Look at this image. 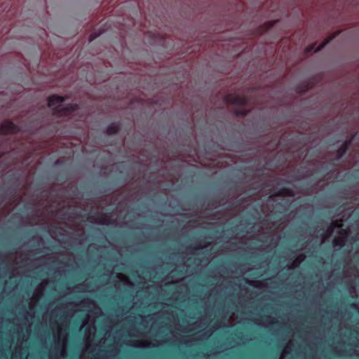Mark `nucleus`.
Returning <instances> with one entry per match:
<instances>
[{"label":"nucleus","mask_w":359,"mask_h":359,"mask_svg":"<svg viewBox=\"0 0 359 359\" xmlns=\"http://www.w3.org/2000/svg\"><path fill=\"white\" fill-rule=\"evenodd\" d=\"M20 129L19 126L15 124L11 121H5L2 122L0 125V134L1 135H7V134H17L20 132Z\"/></svg>","instance_id":"nucleus-2"},{"label":"nucleus","mask_w":359,"mask_h":359,"mask_svg":"<svg viewBox=\"0 0 359 359\" xmlns=\"http://www.w3.org/2000/svg\"><path fill=\"white\" fill-rule=\"evenodd\" d=\"M278 195H291V193L288 189L283 187L279 191Z\"/></svg>","instance_id":"nucleus-8"},{"label":"nucleus","mask_w":359,"mask_h":359,"mask_svg":"<svg viewBox=\"0 0 359 359\" xmlns=\"http://www.w3.org/2000/svg\"><path fill=\"white\" fill-rule=\"evenodd\" d=\"M205 246H203L201 243H196V244H195L194 245H191L189 246L187 248L188 249H191L193 251H196V250L202 249Z\"/></svg>","instance_id":"nucleus-7"},{"label":"nucleus","mask_w":359,"mask_h":359,"mask_svg":"<svg viewBox=\"0 0 359 359\" xmlns=\"http://www.w3.org/2000/svg\"><path fill=\"white\" fill-rule=\"evenodd\" d=\"M359 170H355L353 171L351 174H350L349 177L353 179H359Z\"/></svg>","instance_id":"nucleus-13"},{"label":"nucleus","mask_w":359,"mask_h":359,"mask_svg":"<svg viewBox=\"0 0 359 359\" xmlns=\"http://www.w3.org/2000/svg\"><path fill=\"white\" fill-rule=\"evenodd\" d=\"M355 137V135H353L350 139L348 140H346V141L344 142V143L342 144V145H346L347 146V149H348L349 147H351V144H352V142H353V140Z\"/></svg>","instance_id":"nucleus-10"},{"label":"nucleus","mask_w":359,"mask_h":359,"mask_svg":"<svg viewBox=\"0 0 359 359\" xmlns=\"http://www.w3.org/2000/svg\"><path fill=\"white\" fill-rule=\"evenodd\" d=\"M334 246H342L344 245V241L339 238H334L332 241Z\"/></svg>","instance_id":"nucleus-6"},{"label":"nucleus","mask_w":359,"mask_h":359,"mask_svg":"<svg viewBox=\"0 0 359 359\" xmlns=\"http://www.w3.org/2000/svg\"><path fill=\"white\" fill-rule=\"evenodd\" d=\"M334 36L330 37L327 39H326L325 41L322 43V44L317 48L316 51L320 50L321 48H323L325 46H326L330 41L333 39Z\"/></svg>","instance_id":"nucleus-11"},{"label":"nucleus","mask_w":359,"mask_h":359,"mask_svg":"<svg viewBox=\"0 0 359 359\" xmlns=\"http://www.w3.org/2000/svg\"><path fill=\"white\" fill-rule=\"evenodd\" d=\"M222 233H223V231H222L221 232H219V236L222 235Z\"/></svg>","instance_id":"nucleus-17"},{"label":"nucleus","mask_w":359,"mask_h":359,"mask_svg":"<svg viewBox=\"0 0 359 359\" xmlns=\"http://www.w3.org/2000/svg\"><path fill=\"white\" fill-rule=\"evenodd\" d=\"M65 100L62 96L53 95L48 98V106L53 109L54 114L59 116H67L77 111L79 108L77 104H68L65 106L61 104Z\"/></svg>","instance_id":"nucleus-1"},{"label":"nucleus","mask_w":359,"mask_h":359,"mask_svg":"<svg viewBox=\"0 0 359 359\" xmlns=\"http://www.w3.org/2000/svg\"><path fill=\"white\" fill-rule=\"evenodd\" d=\"M235 113L237 116H244L248 114V111L246 109H242L236 110Z\"/></svg>","instance_id":"nucleus-9"},{"label":"nucleus","mask_w":359,"mask_h":359,"mask_svg":"<svg viewBox=\"0 0 359 359\" xmlns=\"http://www.w3.org/2000/svg\"><path fill=\"white\" fill-rule=\"evenodd\" d=\"M101 34V32L96 34V33H92L89 36V41L91 42L93 40H95L97 37H98Z\"/></svg>","instance_id":"nucleus-14"},{"label":"nucleus","mask_w":359,"mask_h":359,"mask_svg":"<svg viewBox=\"0 0 359 359\" xmlns=\"http://www.w3.org/2000/svg\"><path fill=\"white\" fill-rule=\"evenodd\" d=\"M225 100L226 102L238 106H245L248 103L246 97L239 95H228Z\"/></svg>","instance_id":"nucleus-3"},{"label":"nucleus","mask_w":359,"mask_h":359,"mask_svg":"<svg viewBox=\"0 0 359 359\" xmlns=\"http://www.w3.org/2000/svg\"><path fill=\"white\" fill-rule=\"evenodd\" d=\"M348 149L346 145H341V147L337 151V156L335 158L330 161L332 165H335V163L339 161L347 152Z\"/></svg>","instance_id":"nucleus-4"},{"label":"nucleus","mask_w":359,"mask_h":359,"mask_svg":"<svg viewBox=\"0 0 359 359\" xmlns=\"http://www.w3.org/2000/svg\"><path fill=\"white\" fill-rule=\"evenodd\" d=\"M339 233H340V234H343V235H344V234H346V232L344 230H343V229H342V230H341V231H339Z\"/></svg>","instance_id":"nucleus-15"},{"label":"nucleus","mask_w":359,"mask_h":359,"mask_svg":"<svg viewBox=\"0 0 359 359\" xmlns=\"http://www.w3.org/2000/svg\"><path fill=\"white\" fill-rule=\"evenodd\" d=\"M351 306H352L353 308H354V309H355V308H356V305H355V304H351Z\"/></svg>","instance_id":"nucleus-16"},{"label":"nucleus","mask_w":359,"mask_h":359,"mask_svg":"<svg viewBox=\"0 0 359 359\" xmlns=\"http://www.w3.org/2000/svg\"><path fill=\"white\" fill-rule=\"evenodd\" d=\"M120 130V126L116 123L109 124L106 129V133L109 135L117 134Z\"/></svg>","instance_id":"nucleus-5"},{"label":"nucleus","mask_w":359,"mask_h":359,"mask_svg":"<svg viewBox=\"0 0 359 359\" xmlns=\"http://www.w3.org/2000/svg\"><path fill=\"white\" fill-rule=\"evenodd\" d=\"M2 156V154H0V158Z\"/></svg>","instance_id":"nucleus-18"},{"label":"nucleus","mask_w":359,"mask_h":359,"mask_svg":"<svg viewBox=\"0 0 359 359\" xmlns=\"http://www.w3.org/2000/svg\"><path fill=\"white\" fill-rule=\"evenodd\" d=\"M336 225L333 223L330 224L327 229V236L330 235L335 228Z\"/></svg>","instance_id":"nucleus-12"}]
</instances>
